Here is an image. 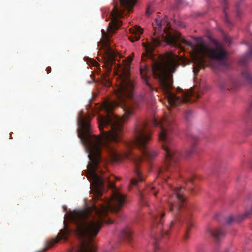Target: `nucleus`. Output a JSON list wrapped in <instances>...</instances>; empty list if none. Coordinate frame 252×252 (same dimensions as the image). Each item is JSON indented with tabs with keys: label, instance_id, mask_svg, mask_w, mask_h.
Listing matches in <instances>:
<instances>
[{
	"label": "nucleus",
	"instance_id": "obj_1",
	"mask_svg": "<svg viewBox=\"0 0 252 252\" xmlns=\"http://www.w3.org/2000/svg\"><path fill=\"white\" fill-rule=\"evenodd\" d=\"M137 0H119V4L114 6L111 13V21L109 23L107 31H101L103 40L102 47L105 53L104 64L107 71H110L113 65L117 71H120L115 91L117 101H105L102 108L106 113L105 116L99 114L97 117L98 127L102 137L91 133L90 120L89 116L80 113L77 119L79 137L85 146L88 158H101V150L104 149L109 153L110 158H121L116 149V145L121 141L123 133L124 118L119 117L112 113L115 107L120 106L125 111V118L132 115L133 109L140 106L143 101L142 96H134V82L130 78L129 67L133 60L128 57V61H122V64L117 58L123 56L118 51L113 49L110 44L112 35L122 25L119 19L130 12Z\"/></svg>",
	"mask_w": 252,
	"mask_h": 252
},
{
	"label": "nucleus",
	"instance_id": "obj_2",
	"mask_svg": "<svg viewBox=\"0 0 252 252\" xmlns=\"http://www.w3.org/2000/svg\"><path fill=\"white\" fill-rule=\"evenodd\" d=\"M153 24L154 28V35L152 37V43H143L145 48V53L141 57L142 61L147 59H152L154 46L160 45L161 40H164L167 44L173 45L182 49L181 44L184 43L188 46L194 48L191 55L193 63L194 64L193 71L198 73L201 68L205 67L206 56L211 59L216 60L223 68H227L229 64L227 61V53L220 44L216 43L214 48L208 47L202 42L201 38H196L198 44L194 45L190 41L182 38L180 34H174L170 31V25L166 17L162 20L155 19Z\"/></svg>",
	"mask_w": 252,
	"mask_h": 252
},
{
	"label": "nucleus",
	"instance_id": "obj_3",
	"mask_svg": "<svg viewBox=\"0 0 252 252\" xmlns=\"http://www.w3.org/2000/svg\"><path fill=\"white\" fill-rule=\"evenodd\" d=\"M179 65L173 54L168 55L165 61H155L152 69L154 77L159 83L160 89L167 99V108L177 106L183 103H189L196 100L200 95L196 92L189 90L185 92L181 88L177 89L178 94L172 91L173 73Z\"/></svg>",
	"mask_w": 252,
	"mask_h": 252
},
{
	"label": "nucleus",
	"instance_id": "obj_4",
	"mask_svg": "<svg viewBox=\"0 0 252 252\" xmlns=\"http://www.w3.org/2000/svg\"><path fill=\"white\" fill-rule=\"evenodd\" d=\"M151 123L153 126L159 128L158 139L165 152V160L164 166L159 170L158 177L166 180L169 178L167 173H173L178 170L180 154L174 149L172 139L176 125L171 115L165 116L161 120L153 117Z\"/></svg>",
	"mask_w": 252,
	"mask_h": 252
},
{
	"label": "nucleus",
	"instance_id": "obj_5",
	"mask_svg": "<svg viewBox=\"0 0 252 252\" xmlns=\"http://www.w3.org/2000/svg\"><path fill=\"white\" fill-rule=\"evenodd\" d=\"M147 123L143 121L138 122L134 128V139L126 143L129 148L138 147L142 152V156L131 155L130 152L125 153L123 156L126 158H129L131 156L135 165L134 177L130 180V184L137 186L139 182L143 180L141 172L138 168L139 164L144 159L150 160L155 158L157 153L149 148L147 144L150 140L152 136L151 130L148 128Z\"/></svg>",
	"mask_w": 252,
	"mask_h": 252
},
{
	"label": "nucleus",
	"instance_id": "obj_6",
	"mask_svg": "<svg viewBox=\"0 0 252 252\" xmlns=\"http://www.w3.org/2000/svg\"><path fill=\"white\" fill-rule=\"evenodd\" d=\"M173 191V194L168 197L165 208L173 213L176 220L186 223V229L184 238L187 240L189 238V232L193 226L191 219L193 206L188 202L184 188H176Z\"/></svg>",
	"mask_w": 252,
	"mask_h": 252
},
{
	"label": "nucleus",
	"instance_id": "obj_7",
	"mask_svg": "<svg viewBox=\"0 0 252 252\" xmlns=\"http://www.w3.org/2000/svg\"><path fill=\"white\" fill-rule=\"evenodd\" d=\"M153 227H157L159 232V236L154 238V247L157 248V243L161 238L168 235V229L172 227L175 223L174 220L171 221L168 226H164L162 218L165 215L164 212L161 209H157L156 211L152 214Z\"/></svg>",
	"mask_w": 252,
	"mask_h": 252
},
{
	"label": "nucleus",
	"instance_id": "obj_8",
	"mask_svg": "<svg viewBox=\"0 0 252 252\" xmlns=\"http://www.w3.org/2000/svg\"><path fill=\"white\" fill-rule=\"evenodd\" d=\"M72 232V230L70 229L64 222L63 229L60 230L57 237L52 238L50 240H48L46 242V246L42 251L38 252H44L50 248L53 247L55 244L58 243L61 239L66 241L70 234Z\"/></svg>",
	"mask_w": 252,
	"mask_h": 252
},
{
	"label": "nucleus",
	"instance_id": "obj_9",
	"mask_svg": "<svg viewBox=\"0 0 252 252\" xmlns=\"http://www.w3.org/2000/svg\"><path fill=\"white\" fill-rule=\"evenodd\" d=\"M147 66L144 64H141L140 66V74L141 77L143 79V82L146 85L150 91H154L155 89L152 86L151 84L149 82V77L147 74Z\"/></svg>",
	"mask_w": 252,
	"mask_h": 252
},
{
	"label": "nucleus",
	"instance_id": "obj_10",
	"mask_svg": "<svg viewBox=\"0 0 252 252\" xmlns=\"http://www.w3.org/2000/svg\"><path fill=\"white\" fill-rule=\"evenodd\" d=\"M131 35L129 36V39L132 42L137 41L140 38V34L142 33V29L139 26H135L129 29Z\"/></svg>",
	"mask_w": 252,
	"mask_h": 252
},
{
	"label": "nucleus",
	"instance_id": "obj_11",
	"mask_svg": "<svg viewBox=\"0 0 252 252\" xmlns=\"http://www.w3.org/2000/svg\"><path fill=\"white\" fill-rule=\"evenodd\" d=\"M209 233L216 240H219L224 234V232L222 229H210Z\"/></svg>",
	"mask_w": 252,
	"mask_h": 252
},
{
	"label": "nucleus",
	"instance_id": "obj_12",
	"mask_svg": "<svg viewBox=\"0 0 252 252\" xmlns=\"http://www.w3.org/2000/svg\"><path fill=\"white\" fill-rule=\"evenodd\" d=\"M251 59L252 60V44L250 46L249 51L241 58L240 62L241 64L246 65Z\"/></svg>",
	"mask_w": 252,
	"mask_h": 252
},
{
	"label": "nucleus",
	"instance_id": "obj_13",
	"mask_svg": "<svg viewBox=\"0 0 252 252\" xmlns=\"http://www.w3.org/2000/svg\"><path fill=\"white\" fill-rule=\"evenodd\" d=\"M121 237L130 242L132 239V232L129 227L123 229L121 233Z\"/></svg>",
	"mask_w": 252,
	"mask_h": 252
},
{
	"label": "nucleus",
	"instance_id": "obj_14",
	"mask_svg": "<svg viewBox=\"0 0 252 252\" xmlns=\"http://www.w3.org/2000/svg\"><path fill=\"white\" fill-rule=\"evenodd\" d=\"M155 189V188L152 186H148L143 192L140 193L139 196L140 199L141 200H143L147 193L149 191L152 192L153 194L156 196L158 193V191L154 190Z\"/></svg>",
	"mask_w": 252,
	"mask_h": 252
},
{
	"label": "nucleus",
	"instance_id": "obj_15",
	"mask_svg": "<svg viewBox=\"0 0 252 252\" xmlns=\"http://www.w3.org/2000/svg\"><path fill=\"white\" fill-rule=\"evenodd\" d=\"M221 0L222 4L223 5V12L225 15V18L224 19V21L228 25L230 26L231 23L228 20V15H227V13L226 11L227 8V4H228L227 0Z\"/></svg>",
	"mask_w": 252,
	"mask_h": 252
},
{
	"label": "nucleus",
	"instance_id": "obj_16",
	"mask_svg": "<svg viewBox=\"0 0 252 252\" xmlns=\"http://www.w3.org/2000/svg\"><path fill=\"white\" fill-rule=\"evenodd\" d=\"M242 75L247 81L251 85H252V74L250 70L248 69H245L242 72Z\"/></svg>",
	"mask_w": 252,
	"mask_h": 252
},
{
	"label": "nucleus",
	"instance_id": "obj_17",
	"mask_svg": "<svg viewBox=\"0 0 252 252\" xmlns=\"http://www.w3.org/2000/svg\"><path fill=\"white\" fill-rule=\"evenodd\" d=\"M252 214V207L249 210L247 211H246L245 213L241 216H240L238 217V218L236 220L237 221H241L242 220H243L246 217H249L250 215Z\"/></svg>",
	"mask_w": 252,
	"mask_h": 252
},
{
	"label": "nucleus",
	"instance_id": "obj_18",
	"mask_svg": "<svg viewBox=\"0 0 252 252\" xmlns=\"http://www.w3.org/2000/svg\"><path fill=\"white\" fill-rule=\"evenodd\" d=\"M197 141V138L195 137L193 138V140L192 142V145L190 147V148L188 151V155L190 156L193 154L195 150V142Z\"/></svg>",
	"mask_w": 252,
	"mask_h": 252
},
{
	"label": "nucleus",
	"instance_id": "obj_19",
	"mask_svg": "<svg viewBox=\"0 0 252 252\" xmlns=\"http://www.w3.org/2000/svg\"><path fill=\"white\" fill-rule=\"evenodd\" d=\"M220 88L223 91L225 90H233L235 89V88L233 86H229L223 83H221L220 84Z\"/></svg>",
	"mask_w": 252,
	"mask_h": 252
},
{
	"label": "nucleus",
	"instance_id": "obj_20",
	"mask_svg": "<svg viewBox=\"0 0 252 252\" xmlns=\"http://www.w3.org/2000/svg\"><path fill=\"white\" fill-rule=\"evenodd\" d=\"M236 16L237 17L240 18L242 15V10L240 7V4L237 3L236 6Z\"/></svg>",
	"mask_w": 252,
	"mask_h": 252
},
{
	"label": "nucleus",
	"instance_id": "obj_21",
	"mask_svg": "<svg viewBox=\"0 0 252 252\" xmlns=\"http://www.w3.org/2000/svg\"><path fill=\"white\" fill-rule=\"evenodd\" d=\"M192 116V112L190 111H187L185 115V117L187 120H189Z\"/></svg>",
	"mask_w": 252,
	"mask_h": 252
},
{
	"label": "nucleus",
	"instance_id": "obj_22",
	"mask_svg": "<svg viewBox=\"0 0 252 252\" xmlns=\"http://www.w3.org/2000/svg\"><path fill=\"white\" fill-rule=\"evenodd\" d=\"M224 41L226 43H228V44H231V38L227 36H225L224 37Z\"/></svg>",
	"mask_w": 252,
	"mask_h": 252
},
{
	"label": "nucleus",
	"instance_id": "obj_23",
	"mask_svg": "<svg viewBox=\"0 0 252 252\" xmlns=\"http://www.w3.org/2000/svg\"><path fill=\"white\" fill-rule=\"evenodd\" d=\"M152 13L153 10H152L149 7H148L146 11V15L149 16Z\"/></svg>",
	"mask_w": 252,
	"mask_h": 252
},
{
	"label": "nucleus",
	"instance_id": "obj_24",
	"mask_svg": "<svg viewBox=\"0 0 252 252\" xmlns=\"http://www.w3.org/2000/svg\"><path fill=\"white\" fill-rule=\"evenodd\" d=\"M235 218L233 216H230L227 220V223L229 224L232 221H234Z\"/></svg>",
	"mask_w": 252,
	"mask_h": 252
},
{
	"label": "nucleus",
	"instance_id": "obj_25",
	"mask_svg": "<svg viewBox=\"0 0 252 252\" xmlns=\"http://www.w3.org/2000/svg\"><path fill=\"white\" fill-rule=\"evenodd\" d=\"M193 178H189V181H188V188H190V187H189V184H192V182H193Z\"/></svg>",
	"mask_w": 252,
	"mask_h": 252
},
{
	"label": "nucleus",
	"instance_id": "obj_26",
	"mask_svg": "<svg viewBox=\"0 0 252 252\" xmlns=\"http://www.w3.org/2000/svg\"><path fill=\"white\" fill-rule=\"evenodd\" d=\"M249 106L250 108H252V98L250 99L249 101Z\"/></svg>",
	"mask_w": 252,
	"mask_h": 252
},
{
	"label": "nucleus",
	"instance_id": "obj_27",
	"mask_svg": "<svg viewBox=\"0 0 252 252\" xmlns=\"http://www.w3.org/2000/svg\"><path fill=\"white\" fill-rule=\"evenodd\" d=\"M94 63H93V65L94 66H97V65L98 64L96 61H94Z\"/></svg>",
	"mask_w": 252,
	"mask_h": 252
},
{
	"label": "nucleus",
	"instance_id": "obj_28",
	"mask_svg": "<svg viewBox=\"0 0 252 252\" xmlns=\"http://www.w3.org/2000/svg\"><path fill=\"white\" fill-rule=\"evenodd\" d=\"M181 0H178L177 2L179 3L181 2Z\"/></svg>",
	"mask_w": 252,
	"mask_h": 252
},
{
	"label": "nucleus",
	"instance_id": "obj_29",
	"mask_svg": "<svg viewBox=\"0 0 252 252\" xmlns=\"http://www.w3.org/2000/svg\"><path fill=\"white\" fill-rule=\"evenodd\" d=\"M189 189H190V191H191V192H192V191H193V189H190V188H189Z\"/></svg>",
	"mask_w": 252,
	"mask_h": 252
}]
</instances>
